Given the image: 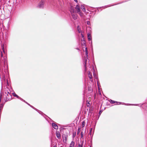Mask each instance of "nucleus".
<instances>
[{"label": "nucleus", "mask_w": 147, "mask_h": 147, "mask_svg": "<svg viewBox=\"0 0 147 147\" xmlns=\"http://www.w3.org/2000/svg\"><path fill=\"white\" fill-rule=\"evenodd\" d=\"M81 7H82V8L83 11H85V7H84V6L83 5H82Z\"/></svg>", "instance_id": "11"}, {"label": "nucleus", "mask_w": 147, "mask_h": 147, "mask_svg": "<svg viewBox=\"0 0 147 147\" xmlns=\"http://www.w3.org/2000/svg\"><path fill=\"white\" fill-rule=\"evenodd\" d=\"M56 136L57 137L59 138L61 137L60 134L59 132V131H57L56 132Z\"/></svg>", "instance_id": "6"}, {"label": "nucleus", "mask_w": 147, "mask_h": 147, "mask_svg": "<svg viewBox=\"0 0 147 147\" xmlns=\"http://www.w3.org/2000/svg\"><path fill=\"white\" fill-rule=\"evenodd\" d=\"M85 51H86V57H88V51L87 50V48L86 47L85 48Z\"/></svg>", "instance_id": "8"}, {"label": "nucleus", "mask_w": 147, "mask_h": 147, "mask_svg": "<svg viewBox=\"0 0 147 147\" xmlns=\"http://www.w3.org/2000/svg\"><path fill=\"white\" fill-rule=\"evenodd\" d=\"M53 147H56V146H54Z\"/></svg>", "instance_id": "23"}, {"label": "nucleus", "mask_w": 147, "mask_h": 147, "mask_svg": "<svg viewBox=\"0 0 147 147\" xmlns=\"http://www.w3.org/2000/svg\"><path fill=\"white\" fill-rule=\"evenodd\" d=\"M87 61V60L86 59V61H85V63L86 64V61Z\"/></svg>", "instance_id": "22"}, {"label": "nucleus", "mask_w": 147, "mask_h": 147, "mask_svg": "<svg viewBox=\"0 0 147 147\" xmlns=\"http://www.w3.org/2000/svg\"><path fill=\"white\" fill-rule=\"evenodd\" d=\"M81 136L82 137L83 136V135L82 134V132L81 133Z\"/></svg>", "instance_id": "18"}, {"label": "nucleus", "mask_w": 147, "mask_h": 147, "mask_svg": "<svg viewBox=\"0 0 147 147\" xmlns=\"http://www.w3.org/2000/svg\"><path fill=\"white\" fill-rule=\"evenodd\" d=\"M53 127L55 129H57L58 128V127L57 125L55 123H53L52 124Z\"/></svg>", "instance_id": "5"}, {"label": "nucleus", "mask_w": 147, "mask_h": 147, "mask_svg": "<svg viewBox=\"0 0 147 147\" xmlns=\"http://www.w3.org/2000/svg\"><path fill=\"white\" fill-rule=\"evenodd\" d=\"M85 122L84 121H83L82 123V127H83L85 125Z\"/></svg>", "instance_id": "12"}, {"label": "nucleus", "mask_w": 147, "mask_h": 147, "mask_svg": "<svg viewBox=\"0 0 147 147\" xmlns=\"http://www.w3.org/2000/svg\"><path fill=\"white\" fill-rule=\"evenodd\" d=\"M90 72H89V73L88 74V77L90 79H92V75L90 74Z\"/></svg>", "instance_id": "9"}, {"label": "nucleus", "mask_w": 147, "mask_h": 147, "mask_svg": "<svg viewBox=\"0 0 147 147\" xmlns=\"http://www.w3.org/2000/svg\"><path fill=\"white\" fill-rule=\"evenodd\" d=\"M116 102L117 103H119V104H120V102Z\"/></svg>", "instance_id": "19"}, {"label": "nucleus", "mask_w": 147, "mask_h": 147, "mask_svg": "<svg viewBox=\"0 0 147 147\" xmlns=\"http://www.w3.org/2000/svg\"><path fill=\"white\" fill-rule=\"evenodd\" d=\"M44 1H41L38 4V7L39 8H43L44 6Z\"/></svg>", "instance_id": "2"}, {"label": "nucleus", "mask_w": 147, "mask_h": 147, "mask_svg": "<svg viewBox=\"0 0 147 147\" xmlns=\"http://www.w3.org/2000/svg\"><path fill=\"white\" fill-rule=\"evenodd\" d=\"M77 30L80 33L81 32L80 28L79 26H78L77 28Z\"/></svg>", "instance_id": "10"}, {"label": "nucleus", "mask_w": 147, "mask_h": 147, "mask_svg": "<svg viewBox=\"0 0 147 147\" xmlns=\"http://www.w3.org/2000/svg\"><path fill=\"white\" fill-rule=\"evenodd\" d=\"M81 36H82V37H84V36L82 34H81Z\"/></svg>", "instance_id": "17"}, {"label": "nucleus", "mask_w": 147, "mask_h": 147, "mask_svg": "<svg viewBox=\"0 0 147 147\" xmlns=\"http://www.w3.org/2000/svg\"><path fill=\"white\" fill-rule=\"evenodd\" d=\"M110 102L112 103H114L115 102V101H114V100H111V101H110Z\"/></svg>", "instance_id": "15"}, {"label": "nucleus", "mask_w": 147, "mask_h": 147, "mask_svg": "<svg viewBox=\"0 0 147 147\" xmlns=\"http://www.w3.org/2000/svg\"><path fill=\"white\" fill-rule=\"evenodd\" d=\"M76 9L77 10L78 13L80 15V16L81 17H83V14L82 13H81V12H80L79 6H78V5H77L76 7Z\"/></svg>", "instance_id": "1"}, {"label": "nucleus", "mask_w": 147, "mask_h": 147, "mask_svg": "<svg viewBox=\"0 0 147 147\" xmlns=\"http://www.w3.org/2000/svg\"><path fill=\"white\" fill-rule=\"evenodd\" d=\"M13 96H16L17 98H19V96L17 95L15 93H13Z\"/></svg>", "instance_id": "14"}, {"label": "nucleus", "mask_w": 147, "mask_h": 147, "mask_svg": "<svg viewBox=\"0 0 147 147\" xmlns=\"http://www.w3.org/2000/svg\"><path fill=\"white\" fill-rule=\"evenodd\" d=\"M88 40H90L91 39V36L90 33L88 34Z\"/></svg>", "instance_id": "7"}, {"label": "nucleus", "mask_w": 147, "mask_h": 147, "mask_svg": "<svg viewBox=\"0 0 147 147\" xmlns=\"http://www.w3.org/2000/svg\"><path fill=\"white\" fill-rule=\"evenodd\" d=\"M78 147H82V144H78Z\"/></svg>", "instance_id": "13"}, {"label": "nucleus", "mask_w": 147, "mask_h": 147, "mask_svg": "<svg viewBox=\"0 0 147 147\" xmlns=\"http://www.w3.org/2000/svg\"><path fill=\"white\" fill-rule=\"evenodd\" d=\"M72 16L74 20L77 19V15L76 13H71Z\"/></svg>", "instance_id": "3"}, {"label": "nucleus", "mask_w": 147, "mask_h": 147, "mask_svg": "<svg viewBox=\"0 0 147 147\" xmlns=\"http://www.w3.org/2000/svg\"><path fill=\"white\" fill-rule=\"evenodd\" d=\"M1 56H2V54H1Z\"/></svg>", "instance_id": "25"}, {"label": "nucleus", "mask_w": 147, "mask_h": 147, "mask_svg": "<svg viewBox=\"0 0 147 147\" xmlns=\"http://www.w3.org/2000/svg\"><path fill=\"white\" fill-rule=\"evenodd\" d=\"M2 48H3V47H2Z\"/></svg>", "instance_id": "24"}, {"label": "nucleus", "mask_w": 147, "mask_h": 147, "mask_svg": "<svg viewBox=\"0 0 147 147\" xmlns=\"http://www.w3.org/2000/svg\"><path fill=\"white\" fill-rule=\"evenodd\" d=\"M74 1H75L76 2H77L78 1L77 0H74Z\"/></svg>", "instance_id": "20"}, {"label": "nucleus", "mask_w": 147, "mask_h": 147, "mask_svg": "<svg viewBox=\"0 0 147 147\" xmlns=\"http://www.w3.org/2000/svg\"><path fill=\"white\" fill-rule=\"evenodd\" d=\"M83 44H84V45H83V46H84V45H84V44H85V43H84V42H83Z\"/></svg>", "instance_id": "21"}, {"label": "nucleus", "mask_w": 147, "mask_h": 147, "mask_svg": "<svg viewBox=\"0 0 147 147\" xmlns=\"http://www.w3.org/2000/svg\"><path fill=\"white\" fill-rule=\"evenodd\" d=\"M69 147H75V142L73 141H72L70 144Z\"/></svg>", "instance_id": "4"}, {"label": "nucleus", "mask_w": 147, "mask_h": 147, "mask_svg": "<svg viewBox=\"0 0 147 147\" xmlns=\"http://www.w3.org/2000/svg\"><path fill=\"white\" fill-rule=\"evenodd\" d=\"M90 22H89V21H88L87 22V23L88 24H90Z\"/></svg>", "instance_id": "16"}]
</instances>
